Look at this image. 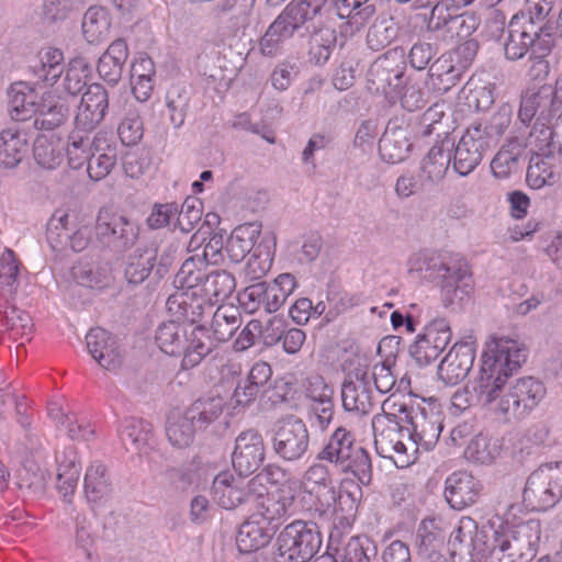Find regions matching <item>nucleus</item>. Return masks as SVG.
I'll use <instances>...</instances> for the list:
<instances>
[{"instance_id":"f257e3e1","label":"nucleus","mask_w":562,"mask_h":562,"mask_svg":"<svg viewBox=\"0 0 562 562\" xmlns=\"http://www.w3.org/2000/svg\"><path fill=\"white\" fill-rule=\"evenodd\" d=\"M324 462L341 474L352 475L363 486L371 484V457L367 449L357 443L353 434L342 426L334 430L317 452L315 462L303 473L304 492L335 486L330 470Z\"/></svg>"},{"instance_id":"f03ea898","label":"nucleus","mask_w":562,"mask_h":562,"mask_svg":"<svg viewBox=\"0 0 562 562\" xmlns=\"http://www.w3.org/2000/svg\"><path fill=\"white\" fill-rule=\"evenodd\" d=\"M408 271L424 273V278L440 286L445 307H460L473 291L472 273L468 262L458 254L422 251L408 260Z\"/></svg>"},{"instance_id":"7ed1b4c3","label":"nucleus","mask_w":562,"mask_h":562,"mask_svg":"<svg viewBox=\"0 0 562 562\" xmlns=\"http://www.w3.org/2000/svg\"><path fill=\"white\" fill-rule=\"evenodd\" d=\"M528 349L518 340L507 337L492 338L486 342L481 357L477 378L481 387L494 397L504 391L508 379L527 361Z\"/></svg>"},{"instance_id":"20e7f679","label":"nucleus","mask_w":562,"mask_h":562,"mask_svg":"<svg viewBox=\"0 0 562 562\" xmlns=\"http://www.w3.org/2000/svg\"><path fill=\"white\" fill-rule=\"evenodd\" d=\"M203 329L187 327L176 319L162 323L155 334V341L159 349L172 357H182L181 368L192 369L212 352V344L204 339Z\"/></svg>"},{"instance_id":"39448f33","label":"nucleus","mask_w":562,"mask_h":562,"mask_svg":"<svg viewBox=\"0 0 562 562\" xmlns=\"http://www.w3.org/2000/svg\"><path fill=\"white\" fill-rule=\"evenodd\" d=\"M360 486L358 483L355 491H340L333 486L304 492L310 497L308 509L314 518L324 522L331 521L335 528L351 527L362 496Z\"/></svg>"},{"instance_id":"423d86ee","label":"nucleus","mask_w":562,"mask_h":562,"mask_svg":"<svg viewBox=\"0 0 562 562\" xmlns=\"http://www.w3.org/2000/svg\"><path fill=\"white\" fill-rule=\"evenodd\" d=\"M322 544L319 526L312 520L297 519L280 531L272 549L279 555V562H308Z\"/></svg>"},{"instance_id":"0eeeda50","label":"nucleus","mask_w":562,"mask_h":562,"mask_svg":"<svg viewBox=\"0 0 562 562\" xmlns=\"http://www.w3.org/2000/svg\"><path fill=\"white\" fill-rule=\"evenodd\" d=\"M540 539V524L528 520L514 528L495 530L490 543V552L499 562H531Z\"/></svg>"},{"instance_id":"6e6552de","label":"nucleus","mask_w":562,"mask_h":562,"mask_svg":"<svg viewBox=\"0 0 562 562\" xmlns=\"http://www.w3.org/2000/svg\"><path fill=\"white\" fill-rule=\"evenodd\" d=\"M139 234L140 225L137 221L110 206L99 209L94 235L102 249L123 255L137 244Z\"/></svg>"},{"instance_id":"1a4fd4ad","label":"nucleus","mask_w":562,"mask_h":562,"mask_svg":"<svg viewBox=\"0 0 562 562\" xmlns=\"http://www.w3.org/2000/svg\"><path fill=\"white\" fill-rule=\"evenodd\" d=\"M178 251L177 243L166 245L160 254L155 244L136 247L125 260V280L128 284L138 285L149 278L151 272L156 281L164 279L175 265Z\"/></svg>"},{"instance_id":"9d476101","label":"nucleus","mask_w":562,"mask_h":562,"mask_svg":"<svg viewBox=\"0 0 562 562\" xmlns=\"http://www.w3.org/2000/svg\"><path fill=\"white\" fill-rule=\"evenodd\" d=\"M544 384L532 378H520L495 396L493 412L506 422L526 417L544 398Z\"/></svg>"},{"instance_id":"9b49d317","label":"nucleus","mask_w":562,"mask_h":562,"mask_svg":"<svg viewBox=\"0 0 562 562\" xmlns=\"http://www.w3.org/2000/svg\"><path fill=\"white\" fill-rule=\"evenodd\" d=\"M398 418L405 425L406 436L413 453L430 451L438 442L442 425L440 416L420 404H401Z\"/></svg>"},{"instance_id":"f8f14e48","label":"nucleus","mask_w":562,"mask_h":562,"mask_svg":"<svg viewBox=\"0 0 562 562\" xmlns=\"http://www.w3.org/2000/svg\"><path fill=\"white\" fill-rule=\"evenodd\" d=\"M562 497V462L542 464L527 479L522 499L531 510L552 508Z\"/></svg>"},{"instance_id":"ddd939ff","label":"nucleus","mask_w":562,"mask_h":562,"mask_svg":"<svg viewBox=\"0 0 562 562\" xmlns=\"http://www.w3.org/2000/svg\"><path fill=\"white\" fill-rule=\"evenodd\" d=\"M271 448L283 462L302 461L310 450V431L303 419L289 415L279 420L272 429Z\"/></svg>"},{"instance_id":"4468645a","label":"nucleus","mask_w":562,"mask_h":562,"mask_svg":"<svg viewBox=\"0 0 562 562\" xmlns=\"http://www.w3.org/2000/svg\"><path fill=\"white\" fill-rule=\"evenodd\" d=\"M428 20L427 27L445 41L468 38L480 25L477 16L470 12L457 13L449 1L437 0Z\"/></svg>"},{"instance_id":"2eb2a0df","label":"nucleus","mask_w":562,"mask_h":562,"mask_svg":"<svg viewBox=\"0 0 562 562\" xmlns=\"http://www.w3.org/2000/svg\"><path fill=\"white\" fill-rule=\"evenodd\" d=\"M452 331L446 318H435L427 323L409 346V355L419 367H426L437 360L451 341Z\"/></svg>"},{"instance_id":"dca6fc26","label":"nucleus","mask_w":562,"mask_h":562,"mask_svg":"<svg viewBox=\"0 0 562 562\" xmlns=\"http://www.w3.org/2000/svg\"><path fill=\"white\" fill-rule=\"evenodd\" d=\"M371 424L375 450L381 457L392 458L393 453L403 456L411 450L408 441H404L407 438L406 428L398 415L376 414Z\"/></svg>"},{"instance_id":"f3484780","label":"nucleus","mask_w":562,"mask_h":562,"mask_svg":"<svg viewBox=\"0 0 562 562\" xmlns=\"http://www.w3.org/2000/svg\"><path fill=\"white\" fill-rule=\"evenodd\" d=\"M265 459V440L258 430L250 428L236 437L232 464L240 476L254 474L263 464Z\"/></svg>"},{"instance_id":"a211bd4d","label":"nucleus","mask_w":562,"mask_h":562,"mask_svg":"<svg viewBox=\"0 0 562 562\" xmlns=\"http://www.w3.org/2000/svg\"><path fill=\"white\" fill-rule=\"evenodd\" d=\"M212 493L216 503L225 509L254 503L261 493L255 488V482L235 479L229 472L218 473L212 484Z\"/></svg>"},{"instance_id":"6ab92c4d","label":"nucleus","mask_w":562,"mask_h":562,"mask_svg":"<svg viewBox=\"0 0 562 562\" xmlns=\"http://www.w3.org/2000/svg\"><path fill=\"white\" fill-rule=\"evenodd\" d=\"M491 149L492 147L482 137L480 127L470 126L452 148V169L461 177L469 176Z\"/></svg>"},{"instance_id":"aec40b11","label":"nucleus","mask_w":562,"mask_h":562,"mask_svg":"<svg viewBox=\"0 0 562 562\" xmlns=\"http://www.w3.org/2000/svg\"><path fill=\"white\" fill-rule=\"evenodd\" d=\"M474 359V341H457L438 366L439 380L446 385H457L468 376Z\"/></svg>"},{"instance_id":"412c9836","label":"nucleus","mask_w":562,"mask_h":562,"mask_svg":"<svg viewBox=\"0 0 562 562\" xmlns=\"http://www.w3.org/2000/svg\"><path fill=\"white\" fill-rule=\"evenodd\" d=\"M109 109V95L100 83L87 87L75 116V127L93 132L103 121Z\"/></svg>"},{"instance_id":"4be33fe9","label":"nucleus","mask_w":562,"mask_h":562,"mask_svg":"<svg viewBox=\"0 0 562 562\" xmlns=\"http://www.w3.org/2000/svg\"><path fill=\"white\" fill-rule=\"evenodd\" d=\"M342 407L347 412L360 415L369 414L373 406L371 376L367 370L356 369L353 379L345 380L341 384Z\"/></svg>"},{"instance_id":"5701e85b","label":"nucleus","mask_w":562,"mask_h":562,"mask_svg":"<svg viewBox=\"0 0 562 562\" xmlns=\"http://www.w3.org/2000/svg\"><path fill=\"white\" fill-rule=\"evenodd\" d=\"M86 344L91 357L108 371H116L123 363V355L117 339L102 327L91 328L86 335Z\"/></svg>"},{"instance_id":"b1692460","label":"nucleus","mask_w":562,"mask_h":562,"mask_svg":"<svg viewBox=\"0 0 562 562\" xmlns=\"http://www.w3.org/2000/svg\"><path fill=\"white\" fill-rule=\"evenodd\" d=\"M243 319L239 311L232 305H221L213 312L210 328L198 325L203 329V338L212 344V352L220 344L228 341L241 326Z\"/></svg>"},{"instance_id":"393cba45","label":"nucleus","mask_w":562,"mask_h":562,"mask_svg":"<svg viewBox=\"0 0 562 562\" xmlns=\"http://www.w3.org/2000/svg\"><path fill=\"white\" fill-rule=\"evenodd\" d=\"M83 132V130L75 127L67 143L68 165L71 169H80L83 165H88L93 151H102L106 147V135L104 133Z\"/></svg>"},{"instance_id":"a878e982","label":"nucleus","mask_w":562,"mask_h":562,"mask_svg":"<svg viewBox=\"0 0 562 562\" xmlns=\"http://www.w3.org/2000/svg\"><path fill=\"white\" fill-rule=\"evenodd\" d=\"M259 496L255 502L257 503L256 516H260L262 522L267 528H273L276 535L278 528L288 518L289 510L294 504V495L291 492L280 490L273 494L263 495L259 491Z\"/></svg>"},{"instance_id":"bb28decb","label":"nucleus","mask_w":562,"mask_h":562,"mask_svg":"<svg viewBox=\"0 0 562 562\" xmlns=\"http://www.w3.org/2000/svg\"><path fill=\"white\" fill-rule=\"evenodd\" d=\"M479 482L467 472H454L445 482V498L449 506L462 510L479 497Z\"/></svg>"},{"instance_id":"cd10ccee","label":"nucleus","mask_w":562,"mask_h":562,"mask_svg":"<svg viewBox=\"0 0 562 562\" xmlns=\"http://www.w3.org/2000/svg\"><path fill=\"white\" fill-rule=\"evenodd\" d=\"M408 128L390 121L379 140V154L389 164L403 161L413 146L408 138Z\"/></svg>"},{"instance_id":"c85d7f7f","label":"nucleus","mask_w":562,"mask_h":562,"mask_svg":"<svg viewBox=\"0 0 562 562\" xmlns=\"http://www.w3.org/2000/svg\"><path fill=\"white\" fill-rule=\"evenodd\" d=\"M167 311L180 324L202 325L205 312H212L213 303L207 300H199L187 293L170 295L166 302Z\"/></svg>"},{"instance_id":"c756f323","label":"nucleus","mask_w":562,"mask_h":562,"mask_svg":"<svg viewBox=\"0 0 562 562\" xmlns=\"http://www.w3.org/2000/svg\"><path fill=\"white\" fill-rule=\"evenodd\" d=\"M532 25L526 24L521 15H514L508 24V37L504 45L505 55L508 59H519L525 56L540 35L535 32Z\"/></svg>"},{"instance_id":"7c9ffc66","label":"nucleus","mask_w":562,"mask_h":562,"mask_svg":"<svg viewBox=\"0 0 562 562\" xmlns=\"http://www.w3.org/2000/svg\"><path fill=\"white\" fill-rule=\"evenodd\" d=\"M261 233V224L245 223L233 229L225 244V254L229 262L239 263L256 248Z\"/></svg>"},{"instance_id":"2f4dec72","label":"nucleus","mask_w":562,"mask_h":562,"mask_svg":"<svg viewBox=\"0 0 562 562\" xmlns=\"http://www.w3.org/2000/svg\"><path fill=\"white\" fill-rule=\"evenodd\" d=\"M445 137L436 143L422 160V171L431 182L440 181L452 166L451 151L454 147V139L448 136V131H442Z\"/></svg>"},{"instance_id":"473e14b6","label":"nucleus","mask_w":562,"mask_h":562,"mask_svg":"<svg viewBox=\"0 0 562 562\" xmlns=\"http://www.w3.org/2000/svg\"><path fill=\"white\" fill-rule=\"evenodd\" d=\"M57 462V490L66 502H71L78 480L80 476L81 464L78 461L77 451L74 447H68L56 456Z\"/></svg>"},{"instance_id":"72a5a7b5","label":"nucleus","mask_w":562,"mask_h":562,"mask_svg":"<svg viewBox=\"0 0 562 562\" xmlns=\"http://www.w3.org/2000/svg\"><path fill=\"white\" fill-rule=\"evenodd\" d=\"M337 15L346 19V34L352 35L367 25L375 13V7L369 0H333Z\"/></svg>"},{"instance_id":"f704fd0d","label":"nucleus","mask_w":562,"mask_h":562,"mask_svg":"<svg viewBox=\"0 0 562 562\" xmlns=\"http://www.w3.org/2000/svg\"><path fill=\"white\" fill-rule=\"evenodd\" d=\"M69 116L70 108L63 97L46 94L38 103L34 126L37 130L53 131L66 123Z\"/></svg>"},{"instance_id":"c9c22d12","label":"nucleus","mask_w":562,"mask_h":562,"mask_svg":"<svg viewBox=\"0 0 562 562\" xmlns=\"http://www.w3.org/2000/svg\"><path fill=\"white\" fill-rule=\"evenodd\" d=\"M526 144L517 137L509 139L502 146L491 161V170L498 179H506L517 172L525 159Z\"/></svg>"},{"instance_id":"e433bc0d","label":"nucleus","mask_w":562,"mask_h":562,"mask_svg":"<svg viewBox=\"0 0 562 562\" xmlns=\"http://www.w3.org/2000/svg\"><path fill=\"white\" fill-rule=\"evenodd\" d=\"M119 435L126 450L147 453L153 425L142 418L127 417L122 422Z\"/></svg>"},{"instance_id":"4c0bfd02","label":"nucleus","mask_w":562,"mask_h":562,"mask_svg":"<svg viewBox=\"0 0 562 562\" xmlns=\"http://www.w3.org/2000/svg\"><path fill=\"white\" fill-rule=\"evenodd\" d=\"M495 397L485 387H481V380L476 376L472 382L458 389L451 396V409L453 414L465 412L472 406H488L493 411Z\"/></svg>"},{"instance_id":"58836bf2","label":"nucleus","mask_w":562,"mask_h":562,"mask_svg":"<svg viewBox=\"0 0 562 562\" xmlns=\"http://www.w3.org/2000/svg\"><path fill=\"white\" fill-rule=\"evenodd\" d=\"M273 536V528H267L259 520H247L238 529L236 546L240 553L255 552L266 547Z\"/></svg>"},{"instance_id":"ea45409f","label":"nucleus","mask_w":562,"mask_h":562,"mask_svg":"<svg viewBox=\"0 0 562 562\" xmlns=\"http://www.w3.org/2000/svg\"><path fill=\"white\" fill-rule=\"evenodd\" d=\"M8 95V112L12 120L26 121L36 115L38 106L36 95L25 83H13L9 89Z\"/></svg>"},{"instance_id":"a19ab883","label":"nucleus","mask_w":562,"mask_h":562,"mask_svg":"<svg viewBox=\"0 0 562 562\" xmlns=\"http://www.w3.org/2000/svg\"><path fill=\"white\" fill-rule=\"evenodd\" d=\"M261 306L267 313L277 312L296 286L291 273L279 274L272 282H262Z\"/></svg>"},{"instance_id":"79ce46f5","label":"nucleus","mask_w":562,"mask_h":562,"mask_svg":"<svg viewBox=\"0 0 562 562\" xmlns=\"http://www.w3.org/2000/svg\"><path fill=\"white\" fill-rule=\"evenodd\" d=\"M560 179V165L538 154L529 159L526 173V182L530 189L539 190L543 187H551Z\"/></svg>"},{"instance_id":"37998d69","label":"nucleus","mask_w":562,"mask_h":562,"mask_svg":"<svg viewBox=\"0 0 562 562\" xmlns=\"http://www.w3.org/2000/svg\"><path fill=\"white\" fill-rule=\"evenodd\" d=\"M83 490L89 503L97 504L110 497L112 482L104 464L94 462L87 469Z\"/></svg>"},{"instance_id":"c03bdc74","label":"nucleus","mask_w":562,"mask_h":562,"mask_svg":"<svg viewBox=\"0 0 562 562\" xmlns=\"http://www.w3.org/2000/svg\"><path fill=\"white\" fill-rule=\"evenodd\" d=\"M27 151L25 134L14 128L0 132V167L14 168L24 158Z\"/></svg>"},{"instance_id":"a18cd8bd","label":"nucleus","mask_w":562,"mask_h":562,"mask_svg":"<svg viewBox=\"0 0 562 562\" xmlns=\"http://www.w3.org/2000/svg\"><path fill=\"white\" fill-rule=\"evenodd\" d=\"M224 406L225 402L221 396L200 397L186 409V413L195 428L203 430L222 415Z\"/></svg>"},{"instance_id":"49530a36","label":"nucleus","mask_w":562,"mask_h":562,"mask_svg":"<svg viewBox=\"0 0 562 562\" xmlns=\"http://www.w3.org/2000/svg\"><path fill=\"white\" fill-rule=\"evenodd\" d=\"M111 18L103 7H90L82 19V33L90 44H99L109 37Z\"/></svg>"},{"instance_id":"de8ad7c7","label":"nucleus","mask_w":562,"mask_h":562,"mask_svg":"<svg viewBox=\"0 0 562 562\" xmlns=\"http://www.w3.org/2000/svg\"><path fill=\"white\" fill-rule=\"evenodd\" d=\"M74 280L86 288L103 289L112 282L110 268L106 265L79 261L71 268Z\"/></svg>"},{"instance_id":"09e8293b","label":"nucleus","mask_w":562,"mask_h":562,"mask_svg":"<svg viewBox=\"0 0 562 562\" xmlns=\"http://www.w3.org/2000/svg\"><path fill=\"white\" fill-rule=\"evenodd\" d=\"M296 30L297 27L294 26L291 20L281 12L260 40L261 53L266 56H273Z\"/></svg>"},{"instance_id":"8fccbe9b","label":"nucleus","mask_w":562,"mask_h":562,"mask_svg":"<svg viewBox=\"0 0 562 562\" xmlns=\"http://www.w3.org/2000/svg\"><path fill=\"white\" fill-rule=\"evenodd\" d=\"M448 106L445 102H437L429 106L419 117V128L416 133L423 137L429 136L432 133H436L438 137H445L442 131H448V136H450L452 121L451 116L446 112Z\"/></svg>"},{"instance_id":"3c124183","label":"nucleus","mask_w":562,"mask_h":562,"mask_svg":"<svg viewBox=\"0 0 562 562\" xmlns=\"http://www.w3.org/2000/svg\"><path fill=\"white\" fill-rule=\"evenodd\" d=\"M33 327L30 314L16 306H9L0 312V330L7 331L13 341H16L19 337H26L29 341Z\"/></svg>"},{"instance_id":"603ef678","label":"nucleus","mask_w":562,"mask_h":562,"mask_svg":"<svg viewBox=\"0 0 562 562\" xmlns=\"http://www.w3.org/2000/svg\"><path fill=\"white\" fill-rule=\"evenodd\" d=\"M236 289V280L227 270H214L209 272L202 288L206 300L213 305L228 299Z\"/></svg>"},{"instance_id":"864d4df0","label":"nucleus","mask_w":562,"mask_h":562,"mask_svg":"<svg viewBox=\"0 0 562 562\" xmlns=\"http://www.w3.org/2000/svg\"><path fill=\"white\" fill-rule=\"evenodd\" d=\"M195 431L198 429L186 412L183 414L172 413L167 419L166 436L176 448L189 447L193 442Z\"/></svg>"},{"instance_id":"5fc2aeb1","label":"nucleus","mask_w":562,"mask_h":562,"mask_svg":"<svg viewBox=\"0 0 562 562\" xmlns=\"http://www.w3.org/2000/svg\"><path fill=\"white\" fill-rule=\"evenodd\" d=\"M336 40V32L334 29L324 26L316 30L310 38V64L315 67H323L335 48Z\"/></svg>"},{"instance_id":"6e6d98bb","label":"nucleus","mask_w":562,"mask_h":562,"mask_svg":"<svg viewBox=\"0 0 562 562\" xmlns=\"http://www.w3.org/2000/svg\"><path fill=\"white\" fill-rule=\"evenodd\" d=\"M209 265L199 257L193 255L187 258L181 265L175 277V284L182 289H194L204 285L207 278Z\"/></svg>"},{"instance_id":"4d7b16f0","label":"nucleus","mask_w":562,"mask_h":562,"mask_svg":"<svg viewBox=\"0 0 562 562\" xmlns=\"http://www.w3.org/2000/svg\"><path fill=\"white\" fill-rule=\"evenodd\" d=\"M378 553L376 546L368 537H351L341 552L333 557L334 562H371Z\"/></svg>"},{"instance_id":"13d9d810","label":"nucleus","mask_w":562,"mask_h":562,"mask_svg":"<svg viewBox=\"0 0 562 562\" xmlns=\"http://www.w3.org/2000/svg\"><path fill=\"white\" fill-rule=\"evenodd\" d=\"M476 535L477 522L469 516L461 517L449 539L448 544L451 549V557L474 551Z\"/></svg>"},{"instance_id":"bf43d9fd","label":"nucleus","mask_w":562,"mask_h":562,"mask_svg":"<svg viewBox=\"0 0 562 562\" xmlns=\"http://www.w3.org/2000/svg\"><path fill=\"white\" fill-rule=\"evenodd\" d=\"M77 227V214L69 209H57L46 225V237L52 247L63 244L65 234Z\"/></svg>"},{"instance_id":"052dcab7","label":"nucleus","mask_w":562,"mask_h":562,"mask_svg":"<svg viewBox=\"0 0 562 562\" xmlns=\"http://www.w3.org/2000/svg\"><path fill=\"white\" fill-rule=\"evenodd\" d=\"M404 86V72H367V88L387 99H396Z\"/></svg>"},{"instance_id":"680f3d73","label":"nucleus","mask_w":562,"mask_h":562,"mask_svg":"<svg viewBox=\"0 0 562 562\" xmlns=\"http://www.w3.org/2000/svg\"><path fill=\"white\" fill-rule=\"evenodd\" d=\"M321 392L316 394V390H308V397L313 401L311 409L314 413L319 427H327L334 416V403L331 396L334 391L323 379H319Z\"/></svg>"},{"instance_id":"e2e57ef3","label":"nucleus","mask_w":562,"mask_h":562,"mask_svg":"<svg viewBox=\"0 0 562 562\" xmlns=\"http://www.w3.org/2000/svg\"><path fill=\"white\" fill-rule=\"evenodd\" d=\"M328 0H293L282 11L285 18L300 29L321 13Z\"/></svg>"},{"instance_id":"0e129e2a","label":"nucleus","mask_w":562,"mask_h":562,"mask_svg":"<svg viewBox=\"0 0 562 562\" xmlns=\"http://www.w3.org/2000/svg\"><path fill=\"white\" fill-rule=\"evenodd\" d=\"M512 122V111L508 105H502L496 113L493 114L487 124H476L471 127H480L482 137L493 148L499 137L505 133Z\"/></svg>"},{"instance_id":"69168bd1","label":"nucleus","mask_w":562,"mask_h":562,"mask_svg":"<svg viewBox=\"0 0 562 562\" xmlns=\"http://www.w3.org/2000/svg\"><path fill=\"white\" fill-rule=\"evenodd\" d=\"M498 452L496 443L480 434L470 440L464 450V457L474 463L488 464L497 457Z\"/></svg>"},{"instance_id":"338daca9","label":"nucleus","mask_w":562,"mask_h":562,"mask_svg":"<svg viewBox=\"0 0 562 562\" xmlns=\"http://www.w3.org/2000/svg\"><path fill=\"white\" fill-rule=\"evenodd\" d=\"M115 164V147H112L106 140V147L102 151H93L91 159L87 165V172L92 180L99 181L111 172Z\"/></svg>"},{"instance_id":"774afa93","label":"nucleus","mask_w":562,"mask_h":562,"mask_svg":"<svg viewBox=\"0 0 562 562\" xmlns=\"http://www.w3.org/2000/svg\"><path fill=\"white\" fill-rule=\"evenodd\" d=\"M397 25L392 20L375 21L367 35L368 46L372 50H380L391 44L397 36Z\"/></svg>"}]
</instances>
